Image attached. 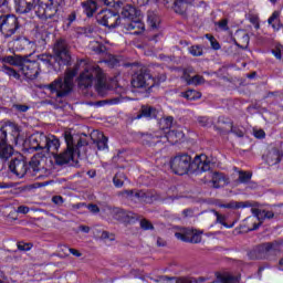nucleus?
Returning a JSON list of instances; mask_svg holds the SVG:
<instances>
[{
	"label": "nucleus",
	"instance_id": "c756f323",
	"mask_svg": "<svg viewBox=\"0 0 283 283\" xmlns=\"http://www.w3.org/2000/svg\"><path fill=\"white\" fill-rule=\"evenodd\" d=\"M2 63H7L8 65H14L15 67H21V63L23 61V56L21 55H6L1 57Z\"/></svg>",
	"mask_w": 283,
	"mask_h": 283
},
{
	"label": "nucleus",
	"instance_id": "58836bf2",
	"mask_svg": "<svg viewBox=\"0 0 283 283\" xmlns=\"http://www.w3.org/2000/svg\"><path fill=\"white\" fill-rule=\"evenodd\" d=\"M2 71L4 72V74H7L8 76L15 78V81H19L21 78V74H19V72H17V70L8 66V65H3L2 66Z\"/></svg>",
	"mask_w": 283,
	"mask_h": 283
},
{
	"label": "nucleus",
	"instance_id": "f704fd0d",
	"mask_svg": "<svg viewBox=\"0 0 283 283\" xmlns=\"http://www.w3.org/2000/svg\"><path fill=\"white\" fill-rule=\"evenodd\" d=\"M125 180H127V175H125V172H117L114 177H113V184L114 187H116L117 189H120V187H123L125 185Z\"/></svg>",
	"mask_w": 283,
	"mask_h": 283
},
{
	"label": "nucleus",
	"instance_id": "09e8293b",
	"mask_svg": "<svg viewBox=\"0 0 283 283\" xmlns=\"http://www.w3.org/2000/svg\"><path fill=\"white\" fill-rule=\"evenodd\" d=\"M206 39H208L210 41L211 48L212 50H220V42H218V40H216V38L211 34H206Z\"/></svg>",
	"mask_w": 283,
	"mask_h": 283
},
{
	"label": "nucleus",
	"instance_id": "a878e982",
	"mask_svg": "<svg viewBox=\"0 0 283 283\" xmlns=\"http://www.w3.org/2000/svg\"><path fill=\"white\" fill-rule=\"evenodd\" d=\"M46 143H48L46 151L49 154H52V156H54L59 151V148L61 147V140H59L57 137L54 135H49Z\"/></svg>",
	"mask_w": 283,
	"mask_h": 283
},
{
	"label": "nucleus",
	"instance_id": "6ab92c4d",
	"mask_svg": "<svg viewBox=\"0 0 283 283\" xmlns=\"http://www.w3.org/2000/svg\"><path fill=\"white\" fill-rule=\"evenodd\" d=\"M282 244L283 241L262 243L261 245H259V251L261 253H280V251L282 250Z\"/></svg>",
	"mask_w": 283,
	"mask_h": 283
},
{
	"label": "nucleus",
	"instance_id": "4d7b16f0",
	"mask_svg": "<svg viewBox=\"0 0 283 283\" xmlns=\"http://www.w3.org/2000/svg\"><path fill=\"white\" fill-rule=\"evenodd\" d=\"M197 123L200 125V127H208L209 117H207V116L198 117Z\"/></svg>",
	"mask_w": 283,
	"mask_h": 283
},
{
	"label": "nucleus",
	"instance_id": "c85d7f7f",
	"mask_svg": "<svg viewBox=\"0 0 283 283\" xmlns=\"http://www.w3.org/2000/svg\"><path fill=\"white\" fill-rule=\"evenodd\" d=\"M147 22L151 30H158L160 27V17L154 11L147 12Z\"/></svg>",
	"mask_w": 283,
	"mask_h": 283
},
{
	"label": "nucleus",
	"instance_id": "7c9ffc66",
	"mask_svg": "<svg viewBox=\"0 0 283 283\" xmlns=\"http://www.w3.org/2000/svg\"><path fill=\"white\" fill-rule=\"evenodd\" d=\"M135 138L137 140H140L144 145H153V143H156V136L149 133H136Z\"/></svg>",
	"mask_w": 283,
	"mask_h": 283
},
{
	"label": "nucleus",
	"instance_id": "f3484780",
	"mask_svg": "<svg viewBox=\"0 0 283 283\" xmlns=\"http://www.w3.org/2000/svg\"><path fill=\"white\" fill-rule=\"evenodd\" d=\"M120 14L123 19L134 21V19H138L140 17V10L136 9V4H126L122 8Z\"/></svg>",
	"mask_w": 283,
	"mask_h": 283
},
{
	"label": "nucleus",
	"instance_id": "f257e3e1",
	"mask_svg": "<svg viewBox=\"0 0 283 283\" xmlns=\"http://www.w3.org/2000/svg\"><path fill=\"white\" fill-rule=\"evenodd\" d=\"M78 67H84V71L78 76V86L92 87L95 81V90L99 96H106L109 92V85L107 84V78L103 69L98 65H92L87 63V60L77 61L76 65L73 69L65 71L64 77H57L51 84H49V90L55 92L59 98H63L72 94L74 90V78L78 74Z\"/></svg>",
	"mask_w": 283,
	"mask_h": 283
},
{
	"label": "nucleus",
	"instance_id": "dca6fc26",
	"mask_svg": "<svg viewBox=\"0 0 283 283\" xmlns=\"http://www.w3.org/2000/svg\"><path fill=\"white\" fill-rule=\"evenodd\" d=\"M15 11L20 14H28L34 10V0H14Z\"/></svg>",
	"mask_w": 283,
	"mask_h": 283
},
{
	"label": "nucleus",
	"instance_id": "0eeeda50",
	"mask_svg": "<svg viewBox=\"0 0 283 283\" xmlns=\"http://www.w3.org/2000/svg\"><path fill=\"white\" fill-rule=\"evenodd\" d=\"M53 56H55V61L60 66L72 65V55L70 54V44H67V40L63 38L55 40L53 44Z\"/></svg>",
	"mask_w": 283,
	"mask_h": 283
},
{
	"label": "nucleus",
	"instance_id": "72a5a7b5",
	"mask_svg": "<svg viewBox=\"0 0 283 283\" xmlns=\"http://www.w3.org/2000/svg\"><path fill=\"white\" fill-rule=\"evenodd\" d=\"M210 213L216 218V224H222L226 229H232L233 223H227V217L216 210H211Z\"/></svg>",
	"mask_w": 283,
	"mask_h": 283
},
{
	"label": "nucleus",
	"instance_id": "4c0bfd02",
	"mask_svg": "<svg viewBox=\"0 0 283 283\" xmlns=\"http://www.w3.org/2000/svg\"><path fill=\"white\" fill-rule=\"evenodd\" d=\"M252 177H253V174L244 170H239L238 182H240L241 185H247V182L251 181Z\"/></svg>",
	"mask_w": 283,
	"mask_h": 283
},
{
	"label": "nucleus",
	"instance_id": "0e129e2a",
	"mask_svg": "<svg viewBox=\"0 0 283 283\" xmlns=\"http://www.w3.org/2000/svg\"><path fill=\"white\" fill-rule=\"evenodd\" d=\"M69 25H72L76 21V11H73L67 17Z\"/></svg>",
	"mask_w": 283,
	"mask_h": 283
},
{
	"label": "nucleus",
	"instance_id": "39448f33",
	"mask_svg": "<svg viewBox=\"0 0 283 283\" xmlns=\"http://www.w3.org/2000/svg\"><path fill=\"white\" fill-rule=\"evenodd\" d=\"M125 67H137L130 82L132 87L135 90H146V92H149L151 87H156V80L153 78L147 66H140L138 63H126Z\"/></svg>",
	"mask_w": 283,
	"mask_h": 283
},
{
	"label": "nucleus",
	"instance_id": "b1692460",
	"mask_svg": "<svg viewBox=\"0 0 283 283\" xmlns=\"http://www.w3.org/2000/svg\"><path fill=\"white\" fill-rule=\"evenodd\" d=\"M38 61L43 63L48 70H54V64L56 63V56L51 53H42L38 55Z\"/></svg>",
	"mask_w": 283,
	"mask_h": 283
},
{
	"label": "nucleus",
	"instance_id": "5701e85b",
	"mask_svg": "<svg viewBox=\"0 0 283 283\" xmlns=\"http://www.w3.org/2000/svg\"><path fill=\"white\" fill-rule=\"evenodd\" d=\"M156 116H158V111L154 106L143 105L137 113L136 118H156Z\"/></svg>",
	"mask_w": 283,
	"mask_h": 283
},
{
	"label": "nucleus",
	"instance_id": "4be33fe9",
	"mask_svg": "<svg viewBox=\"0 0 283 283\" xmlns=\"http://www.w3.org/2000/svg\"><path fill=\"white\" fill-rule=\"evenodd\" d=\"M91 138L99 151L107 149V137L103 133L95 130L92 133Z\"/></svg>",
	"mask_w": 283,
	"mask_h": 283
},
{
	"label": "nucleus",
	"instance_id": "9d476101",
	"mask_svg": "<svg viewBox=\"0 0 283 283\" xmlns=\"http://www.w3.org/2000/svg\"><path fill=\"white\" fill-rule=\"evenodd\" d=\"M14 156V147L8 144V127L0 128V163H7Z\"/></svg>",
	"mask_w": 283,
	"mask_h": 283
},
{
	"label": "nucleus",
	"instance_id": "1a4fd4ad",
	"mask_svg": "<svg viewBox=\"0 0 283 283\" xmlns=\"http://www.w3.org/2000/svg\"><path fill=\"white\" fill-rule=\"evenodd\" d=\"M20 70L22 74H24L25 78L34 81V78H38L39 74H41V64L36 60L22 57Z\"/></svg>",
	"mask_w": 283,
	"mask_h": 283
},
{
	"label": "nucleus",
	"instance_id": "4468645a",
	"mask_svg": "<svg viewBox=\"0 0 283 283\" xmlns=\"http://www.w3.org/2000/svg\"><path fill=\"white\" fill-rule=\"evenodd\" d=\"M283 154L280 149L273 147L271 148L266 155H263L265 163L273 167V165H280L282 163Z\"/></svg>",
	"mask_w": 283,
	"mask_h": 283
},
{
	"label": "nucleus",
	"instance_id": "423d86ee",
	"mask_svg": "<svg viewBox=\"0 0 283 283\" xmlns=\"http://www.w3.org/2000/svg\"><path fill=\"white\" fill-rule=\"evenodd\" d=\"M21 22L14 14L6 13L0 15V32L3 39H12V41H23V35L19 32Z\"/></svg>",
	"mask_w": 283,
	"mask_h": 283
},
{
	"label": "nucleus",
	"instance_id": "de8ad7c7",
	"mask_svg": "<svg viewBox=\"0 0 283 283\" xmlns=\"http://www.w3.org/2000/svg\"><path fill=\"white\" fill-rule=\"evenodd\" d=\"M0 12H2V14L10 12V0H0Z\"/></svg>",
	"mask_w": 283,
	"mask_h": 283
},
{
	"label": "nucleus",
	"instance_id": "9b49d317",
	"mask_svg": "<svg viewBox=\"0 0 283 283\" xmlns=\"http://www.w3.org/2000/svg\"><path fill=\"white\" fill-rule=\"evenodd\" d=\"M29 169H30V165L28 164L23 155H20L13 158L9 163V170L11 171V174L17 176V178H24L25 174H30Z\"/></svg>",
	"mask_w": 283,
	"mask_h": 283
},
{
	"label": "nucleus",
	"instance_id": "6e6d98bb",
	"mask_svg": "<svg viewBox=\"0 0 283 283\" xmlns=\"http://www.w3.org/2000/svg\"><path fill=\"white\" fill-rule=\"evenodd\" d=\"M275 217V213H273V211H269V210H262V218L261 220H271Z\"/></svg>",
	"mask_w": 283,
	"mask_h": 283
},
{
	"label": "nucleus",
	"instance_id": "20e7f679",
	"mask_svg": "<svg viewBox=\"0 0 283 283\" xmlns=\"http://www.w3.org/2000/svg\"><path fill=\"white\" fill-rule=\"evenodd\" d=\"M61 3H63V0H35L33 10L39 19H51L59 22L61 19Z\"/></svg>",
	"mask_w": 283,
	"mask_h": 283
},
{
	"label": "nucleus",
	"instance_id": "7ed1b4c3",
	"mask_svg": "<svg viewBox=\"0 0 283 283\" xmlns=\"http://www.w3.org/2000/svg\"><path fill=\"white\" fill-rule=\"evenodd\" d=\"M170 169L177 176H185V174H196V171H211V160L207 155H197L191 161V156L181 154L175 156L170 161Z\"/></svg>",
	"mask_w": 283,
	"mask_h": 283
},
{
	"label": "nucleus",
	"instance_id": "2eb2a0df",
	"mask_svg": "<svg viewBox=\"0 0 283 283\" xmlns=\"http://www.w3.org/2000/svg\"><path fill=\"white\" fill-rule=\"evenodd\" d=\"M119 198H124L126 200H145L147 197V193H145L143 190L140 191H135V190H122L117 193Z\"/></svg>",
	"mask_w": 283,
	"mask_h": 283
},
{
	"label": "nucleus",
	"instance_id": "f8f14e48",
	"mask_svg": "<svg viewBox=\"0 0 283 283\" xmlns=\"http://www.w3.org/2000/svg\"><path fill=\"white\" fill-rule=\"evenodd\" d=\"M109 213L114 220L117 222H123L124 224H132L138 220V216L132 211H127L123 208H112L108 207Z\"/></svg>",
	"mask_w": 283,
	"mask_h": 283
},
{
	"label": "nucleus",
	"instance_id": "680f3d73",
	"mask_svg": "<svg viewBox=\"0 0 283 283\" xmlns=\"http://www.w3.org/2000/svg\"><path fill=\"white\" fill-rule=\"evenodd\" d=\"M88 211H91V213H98L101 211V208H98L97 205L91 203L87 206Z\"/></svg>",
	"mask_w": 283,
	"mask_h": 283
},
{
	"label": "nucleus",
	"instance_id": "774afa93",
	"mask_svg": "<svg viewBox=\"0 0 283 283\" xmlns=\"http://www.w3.org/2000/svg\"><path fill=\"white\" fill-rule=\"evenodd\" d=\"M255 138H264V136H266V134L264 133V130H256L254 133Z\"/></svg>",
	"mask_w": 283,
	"mask_h": 283
},
{
	"label": "nucleus",
	"instance_id": "79ce46f5",
	"mask_svg": "<svg viewBox=\"0 0 283 283\" xmlns=\"http://www.w3.org/2000/svg\"><path fill=\"white\" fill-rule=\"evenodd\" d=\"M188 51L192 56H202L203 54V49H202V45L200 44L190 46Z\"/></svg>",
	"mask_w": 283,
	"mask_h": 283
},
{
	"label": "nucleus",
	"instance_id": "37998d69",
	"mask_svg": "<svg viewBox=\"0 0 283 283\" xmlns=\"http://www.w3.org/2000/svg\"><path fill=\"white\" fill-rule=\"evenodd\" d=\"M189 85H202L205 83V77L201 75H195V76H189L187 78Z\"/></svg>",
	"mask_w": 283,
	"mask_h": 283
},
{
	"label": "nucleus",
	"instance_id": "8fccbe9b",
	"mask_svg": "<svg viewBox=\"0 0 283 283\" xmlns=\"http://www.w3.org/2000/svg\"><path fill=\"white\" fill-rule=\"evenodd\" d=\"M219 29H221L223 32H227L229 30V19L223 18L220 21L216 23Z\"/></svg>",
	"mask_w": 283,
	"mask_h": 283
},
{
	"label": "nucleus",
	"instance_id": "864d4df0",
	"mask_svg": "<svg viewBox=\"0 0 283 283\" xmlns=\"http://www.w3.org/2000/svg\"><path fill=\"white\" fill-rule=\"evenodd\" d=\"M106 63L108 65V67H118L119 65V61L118 59H116V56L114 55H111L107 60H106Z\"/></svg>",
	"mask_w": 283,
	"mask_h": 283
},
{
	"label": "nucleus",
	"instance_id": "3c124183",
	"mask_svg": "<svg viewBox=\"0 0 283 283\" xmlns=\"http://www.w3.org/2000/svg\"><path fill=\"white\" fill-rule=\"evenodd\" d=\"M230 134H234V136H238V138H243L244 137V130H242L238 126H233V124L230 127Z\"/></svg>",
	"mask_w": 283,
	"mask_h": 283
},
{
	"label": "nucleus",
	"instance_id": "c03bdc74",
	"mask_svg": "<svg viewBox=\"0 0 283 283\" xmlns=\"http://www.w3.org/2000/svg\"><path fill=\"white\" fill-rule=\"evenodd\" d=\"M92 51L95 52V54H105L107 52V48L98 42L92 45Z\"/></svg>",
	"mask_w": 283,
	"mask_h": 283
},
{
	"label": "nucleus",
	"instance_id": "6e6552de",
	"mask_svg": "<svg viewBox=\"0 0 283 283\" xmlns=\"http://www.w3.org/2000/svg\"><path fill=\"white\" fill-rule=\"evenodd\" d=\"M95 19L99 25L104 28H108L109 30L114 28H118V25H123V19L120 14L114 12L112 10H101L96 15Z\"/></svg>",
	"mask_w": 283,
	"mask_h": 283
},
{
	"label": "nucleus",
	"instance_id": "603ef678",
	"mask_svg": "<svg viewBox=\"0 0 283 283\" xmlns=\"http://www.w3.org/2000/svg\"><path fill=\"white\" fill-rule=\"evenodd\" d=\"M34 244L32 243H25L23 241L18 242V250L19 251H30Z\"/></svg>",
	"mask_w": 283,
	"mask_h": 283
},
{
	"label": "nucleus",
	"instance_id": "cd10ccee",
	"mask_svg": "<svg viewBox=\"0 0 283 283\" xmlns=\"http://www.w3.org/2000/svg\"><path fill=\"white\" fill-rule=\"evenodd\" d=\"M129 21L130 22L126 25V30H135L133 34H140L142 32H145V24L139 19H134Z\"/></svg>",
	"mask_w": 283,
	"mask_h": 283
},
{
	"label": "nucleus",
	"instance_id": "aec40b11",
	"mask_svg": "<svg viewBox=\"0 0 283 283\" xmlns=\"http://www.w3.org/2000/svg\"><path fill=\"white\" fill-rule=\"evenodd\" d=\"M232 124H233V120H231V118L221 116L218 118L214 129L217 132H220V134H231Z\"/></svg>",
	"mask_w": 283,
	"mask_h": 283
},
{
	"label": "nucleus",
	"instance_id": "f03ea898",
	"mask_svg": "<svg viewBox=\"0 0 283 283\" xmlns=\"http://www.w3.org/2000/svg\"><path fill=\"white\" fill-rule=\"evenodd\" d=\"M64 139L66 143V149L62 153L53 155L55 164L60 167L67 165L69 163H78L83 158L87 157V139L78 136H73L70 132H64Z\"/></svg>",
	"mask_w": 283,
	"mask_h": 283
},
{
	"label": "nucleus",
	"instance_id": "69168bd1",
	"mask_svg": "<svg viewBox=\"0 0 283 283\" xmlns=\"http://www.w3.org/2000/svg\"><path fill=\"white\" fill-rule=\"evenodd\" d=\"M252 213L253 216H255V218H258V220H262V210L258 208H252Z\"/></svg>",
	"mask_w": 283,
	"mask_h": 283
},
{
	"label": "nucleus",
	"instance_id": "e2e57ef3",
	"mask_svg": "<svg viewBox=\"0 0 283 283\" xmlns=\"http://www.w3.org/2000/svg\"><path fill=\"white\" fill-rule=\"evenodd\" d=\"M52 202L54 205L61 206V205H63V202H65V200L61 196H54V197H52Z\"/></svg>",
	"mask_w": 283,
	"mask_h": 283
},
{
	"label": "nucleus",
	"instance_id": "ddd939ff",
	"mask_svg": "<svg viewBox=\"0 0 283 283\" xmlns=\"http://www.w3.org/2000/svg\"><path fill=\"white\" fill-rule=\"evenodd\" d=\"M45 163H48V156H45V154H35L29 163V174H32V176H36V174L43 171V169H46Z\"/></svg>",
	"mask_w": 283,
	"mask_h": 283
},
{
	"label": "nucleus",
	"instance_id": "2f4dec72",
	"mask_svg": "<svg viewBox=\"0 0 283 283\" xmlns=\"http://www.w3.org/2000/svg\"><path fill=\"white\" fill-rule=\"evenodd\" d=\"M192 234L193 230L189 228H182L179 232L175 233V238H177V240H181V242H189Z\"/></svg>",
	"mask_w": 283,
	"mask_h": 283
},
{
	"label": "nucleus",
	"instance_id": "bb28decb",
	"mask_svg": "<svg viewBox=\"0 0 283 283\" xmlns=\"http://www.w3.org/2000/svg\"><path fill=\"white\" fill-rule=\"evenodd\" d=\"M211 182L214 189H220V187L227 185V177L222 172L214 171L211 174Z\"/></svg>",
	"mask_w": 283,
	"mask_h": 283
},
{
	"label": "nucleus",
	"instance_id": "13d9d810",
	"mask_svg": "<svg viewBox=\"0 0 283 283\" xmlns=\"http://www.w3.org/2000/svg\"><path fill=\"white\" fill-rule=\"evenodd\" d=\"M164 123L167 129H171V127H174V117L171 116L166 117Z\"/></svg>",
	"mask_w": 283,
	"mask_h": 283
},
{
	"label": "nucleus",
	"instance_id": "e433bc0d",
	"mask_svg": "<svg viewBox=\"0 0 283 283\" xmlns=\"http://www.w3.org/2000/svg\"><path fill=\"white\" fill-rule=\"evenodd\" d=\"M184 98H187V101H198V98H202V93L196 90H188L184 93Z\"/></svg>",
	"mask_w": 283,
	"mask_h": 283
},
{
	"label": "nucleus",
	"instance_id": "052dcab7",
	"mask_svg": "<svg viewBox=\"0 0 283 283\" xmlns=\"http://www.w3.org/2000/svg\"><path fill=\"white\" fill-rule=\"evenodd\" d=\"M17 213H23V216H25L30 213V208L28 206H20L18 207Z\"/></svg>",
	"mask_w": 283,
	"mask_h": 283
},
{
	"label": "nucleus",
	"instance_id": "c9c22d12",
	"mask_svg": "<svg viewBox=\"0 0 283 283\" xmlns=\"http://www.w3.org/2000/svg\"><path fill=\"white\" fill-rule=\"evenodd\" d=\"M277 19H280V11H274L268 20L269 25H272L273 30H280L282 28V24Z\"/></svg>",
	"mask_w": 283,
	"mask_h": 283
},
{
	"label": "nucleus",
	"instance_id": "49530a36",
	"mask_svg": "<svg viewBox=\"0 0 283 283\" xmlns=\"http://www.w3.org/2000/svg\"><path fill=\"white\" fill-rule=\"evenodd\" d=\"M189 242L190 244H199V242H202V235L200 232H198V230H193Z\"/></svg>",
	"mask_w": 283,
	"mask_h": 283
},
{
	"label": "nucleus",
	"instance_id": "a211bd4d",
	"mask_svg": "<svg viewBox=\"0 0 283 283\" xmlns=\"http://www.w3.org/2000/svg\"><path fill=\"white\" fill-rule=\"evenodd\" d=\"M30 143L33 149H48V136L43 133L32 136Z\"/></svg>",
	"mask_w": 283,
	"mask_h": 283
},
{
	"label": "nucleus",
	"instance_id": "a19ab883",
	"mask_svg": "<svg viewBox=\"0 0 283 283\" xmlns=\"http://www.w3.org/2000/svg\"><path fill=\"white\" fill-rule=\"evenodd\" d=\"M104 6H107L108 8H115V10H118V8H123V0H102Z\"/></svg>",
	"mask_w": 283,
	"mask_h": 283
},
{
	"label": "nucleus",
	"instance_id": "393cba45",
	"mask_svg": "<svg viewBox=\"0 0 283 283\" xmlns=\"http://www.w3.org/2000/svg\"><path fill=\"white\" fill-rule=\"evenodd\" d=\"M166 4L172 3V8L177 14H185L189 0H164Z\"/></svg>",
	"mask_w": 283,
	"mask_h": 283
},
{
	"label": "nucleus",
	"instance_id": "ea45409f",
	"mask_svg": "<svg viewBox=\"0 0 283 283\" xmlns=\"http://www.w3.org/2000/svg\"><path fill=\"white\" fill-rule=\"evenodd\" d=\"M161 280H164L165 282H171V280H175L176 283H193L191 280L187 277H176V276H167V275L161 276Z\"/></svg>",
	"mask_w": 283,
	"mask_h": 283
},
{
	"label": "nucleus",
	"instance_id": "bf43d9fd",
	"mask_svg": "<svg viewBox=\"0 0 283 283\" xmlns=\"http://www.w3.org/2000/svg\"><path fill=\"white\" fill-rule=\"evenodd\" d=\"M134 6H138L139 8H143V6H147L149 3V0H130Z\"/></svg>",
	"mask_w": 283,
	"mask_h": 283
},
{
	"label": "nucleus",
	"instance_id": "473e14b6",
	"mask_svg": "<svg viewBox=\"0 0 283 283\" xmlns=\"http://www.w3.org/2000/svg\"><path fill=\"white\" fill-rule=\"evenodd\" d=\"M223 209H247L251 207L249 201H230L229 203L221 206Z\"/></svg>",
	"mask_w": 283,
	"mask_h": 283
},
{
	"label": "nucleus",
	"instance_id": "412c9836",
	"mask_svg": "<svg viewBox=\"0 0 283 283\" xmlns=\"http://www.w3.org/2000/svg\"><path fill=\"white\" fill-rule=\"evenodd\" d=\"M81 6L87 19H92L98 10V2H96V0H85L81 2Z\"/></svg>",
	"mask_w": 283,
	"mask_h": 283
},
{
	"label": "nucleus",
	"instance_id": "338daca9",
	"mask_svg": "<svg viewBox=\"0 0 283 283\" xmlns=\"http://www.w3.org/2000/svg\"><path fill=\"white\" fill-rule=\"evenodd\" d=\"M272 54L275 56V59H277L279 61L282 60V50L276 49V50H272Z\"/></svg>",
	"mask_w": 283,
	"mask_h": 283
},
{
	"label": "nucleus",
	"instance_id": "5fc2aeb1",
	"mask_svg": "<svg viewBox=\"0 0 283 283\" xmlns=\"http://www.w3.org/2000/svg\"><path fill=\"white\" fill-rule=\"evenodd\" d=\"M13 109L20 113H25L28 112V109H30V106L25 104H13Z\"/></svg>",
	"mask_w": 283,
	"mask_h": 283
},
{
	"label": "nucleus",
	"instance_id": "a18cd8bd",
	"mask_svg": "<svg viewBox=\"0 0 283 283\" xmlns=\"http://www.w3.org/2000/svg\"><path fill=\"white\" fill-rule=\"evenodd\" d=\"M139 224L140 229H143L144 231H154V224L147 219H142Z\"/></svg>",
	"mask_w": 283,
	"mask_h": 283
}]
</instances>
